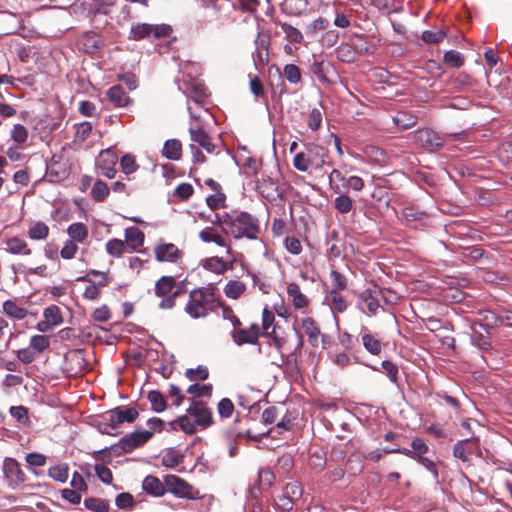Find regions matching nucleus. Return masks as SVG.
<instances>
[{"label": "nucleus", "instance_id": "obj_44", "mask_svg": "<svg viewBox=\"0 0 512 512\" xmlns=\"http://www.w3.org/2000/svg\"><path fill=\"white\" fill-rule=\"evenodd\" d=\"M28 234L33 240H44L48 237L49 228L45 223L39 221L30 227Z\"/></svg>", "mask_w": 512, "mask_h": 512}, {"label": "nucleus", "instance_id": "obj_35", "mask_svg": "<svg viewBox=\"0 0 512 512\" xmlns=\"http://www.w3.org/2000/svg\"><path fill=\"white\" fill-rule=\"evenodd\" d=\"M48 476L54 481L65 483L69 478V466L66 463L51 466L48 469Z\"/></svg>", "mask_w": 512, "mask_h": 512}, {"label": "nucleus", "instance_id": "obj_30", "mask_svg": "<svg viewBox=\"0 0 512 512\" xmlns=\"http://www.w3.org/2000/svg\"><path fill=\"white\" fill-rule=\"evenodd\" d=\"M281 495L296 504L303 495V488L297 481L290 482L285 485Z\"/></svg>", "mask_w": 512, "mask_h": 512}, {"label": "nucleus", "instance_id": "obj_14", "mask_svg": "<svg viewBox=\"0 0 512 512\" xmlns=\"http://www.w3.org/2000/svg\"><path fill=\"white\" fill-rule=\"evenodd\" d=\"M106 415L108 416V420L118 429V427L124 423H134L139 417V412L134 407L118 406L109 410Z\"/></svg>", "mask_w": 512, "mask_h": 512}, {"label": "nucleus", "instance_id": "obj_31", "mask_svg": "<svg viewBox=\"0 0 512 512\" xmlns=\"http://www.w3.org/2000/svg\"><path fill=\"white\" fill-rule=\"evenodd\" d=\"M278 25L281 27L282 31L285 34V38L294 44H301L304 41L303 34L301 31L292 26L291 24L287 22H278Z\"/></svg>", "mask_w": 512, "mask_h": 512}, {"label": "nucleus", "instance_id": "obj_56", "mask_svg": "<svg viewBox=\"0 0 512 512\" xmlns=\"http://www.w3.org/2000/svg\"><path fill=\"white\" fill-rule=\"evenodd\" d=\"M444 62L454 68H459L464 64L462 54L455 50H449L444 54Z\"/></svg>", "mask_w": 512, "mask_h": 512}, {"label": "nucleus", "instance_id": "obj_51", "mask_svg": "<svg viewBox=\"0 0 512 512\" xmlns=\"http://www.w3.org/2000/svg\"><path fill=\"white\" fill-rule=\"evenodd\" d=\"M337 58L342 62L351 63L356 59V51L348 44L340 45L336 50Z\"/></svg>", "mask_w": 512, "mask_h": 512}, {"label": "nucleus", "instance_id": "obj_52", "mask_svg": "<svg viewBox=\"0 0 512 512\" xmlns=\"http://www.w3.org/2000/svg\"><path fill=\"white\" fill-rule=\"evenodd\" d=\"M328 27L329 21L323 17H318L306 27L305 32L308 36L314 37L319 31L326 30Z\"/></svg>", "mask_w": 512, "mask_h": 512}, {"label": "nucleus", "instance_id": "obj_50", "mask_svg": "<svg viewBox=\"0 0 512 512\" xmlns=\"http://www.w3.org/2000/svg\"><path fill=\"white\" fill-rule=\"evenodd\" d=\"M44 318L49 321L53 326L60 325L63 322V318L59 307L51 305L45 308L43 312Z\"/></svg>", "mask_w": 512, "mask_h": 512}, {"label": "nucleus", "instance_id": "obj_43", "mask_svg": "<svg viewBox=\"0 0 512 512\" xmlns=\"http://www.w3.org/2000/svg\"><path fill=\"white\" fill-rule=\"evenodd\" d=\"M92 130H93V125L91 122H88V121H84V122L76 125L74 142H76V143L85 142L91 135Z\"/></svg>", "mask_w": 512, "mask_h": 512}, {"label": "nucleus", "instance_id": "obj_60", "mask_svg": "<svg viewBox=\"0 0 512 512\" xmlns=\"http://www.w3.org/2000/svg\"><path fill=\"white\" fill-rule=\"evenodd\" d=\"M285 78L293 84L301 81V71L298 66L294 64H287L283 70Z\"/></svg>", "mask_w": 512, "mask_h": 512}, {"label": "nucleus", "instance_id": "obj_64", "mask_svg": "<svg viewBox=\"0 0 512 512\" xmlns=\"http://www.w3.org/2000/svg\"><path fill=\"white\" fill-rule=\"evenodd\" d=\"M275 480V475L270 468H261L258 472V483L264 487H271Z\"/></svg>", "mask_w": 512, "mask_h": 512}, {"label": "nucleus", "instance_id": "obj_22", "mask_svg": "<svg viewBox=\"0 0 512 512\" xmlns=\"http://www.w3.org/2000/svg\"><path fill=\"white\" fill-rule=\"evenodd\" d=\"M142 488L146 493L156 497L164 495L166 491L165 482L162 483L159 478L153 475L144 478Z\"/></svg>", "mask_w": 512, "mask_h": 512}, {"label": "nucleus", "instance_id": "obj_49", "mask_svg": "<svg viewBox=\"0 0 512 512\" xmlns=\"http://www.w3.org/2000/svg\"><path fill=\"white\" fill-rule=\"evenodd\" d=\"M213 391L212 384H192L188 387L187 393L195 397H211Z\"/></svg>", "mask_w": 512, "mask_h": 512}, {"label": "nucleus", "instance_id": "obj_37", "mask_svg": "<svg viewBox=\"0 0 512 512\" xmlns=\"http://www.w3.org/2000/svg\"><path fill=\"white\" fill-rule=\"evenodd\" d=\"M149 402L151 403V409L154 412L161 413L166 410L167 402L165 400L164 395L158 390H152L148 393L147 396Z\"/></svg>", "mask_w": 512, "mask_h": 512}, {"label": "nucleus", "instance_id": "obj_42", "mask_svg": "<svg viewBox=\"0 0 512 512\" xmlns=\"http://www.w3.org/2000/svg\"><path fill=\"white\" fill-rule=\"evenodd\" d=\"M328 299L330 301L331 308L334 311H336L338 313H342V312L346 311V309L348 307L347 301L338 291H336V289H332L330 291Z\"/></svg>", "mask_w": 512, "mask_h": 512}, {"label": "nucleus", "instance_id": "obj_61", "mask_svg": "<svg viewBox=\"0 0 512 512\" xmlns=\"http://www.w3.org/2000/svg\"><path fill=\"white\" fill-rule=\"evenodd\" d=\"M125 250V243L120 239H111L106 243V251L111 256H120Z\"/></svg>", "mask_w": 512, "mask_h": 512}, {"label": "nucleus", "instance_id": "obj_29", "mask_svg": "<svg viewBox=\"0 0 512 512\" xmlns=\"http://www.w3.org/2000/svg\"><path fill=\"white\" fill-rule=\"evenodd\" d=\"M7 251L11 254L30 255L31 250L24 239L11 237L6 241Z\"/></svg>", "mask_w": 512, "mask_h": 512}, {"label": "nucleus", "instance_id": "obj_58", "mask_svg": "<svg viewBox=\"0 0 512 512\" xmlns=\"http://www.w3.org/2000/svg\"><path fill=\"white\" fill-rule=\"evenodd\" d=\"M30 346L37 351V353H41L44 350L48 349L50 346V340L48 336L45 335H34L30 340Z\"/></svg>", "mask_w": 512, "mask_h": 512}, {"label": "nucleus", "instance_id": "obj_27", "mask_svg": "<svg viewBox=\"0 0 512 512\" xmlns=\"http://www.w3.org/2000/svg\"><path fill=\"white\" fill-rule=\"evenodd\" d=\"M199 238L205 243H215L220 247H228L227 242L213 227H206L199 232Z\"/></svg>", "mask_w": 512, "mask_h": 512}, {"label": "nucleus", "instance_id": "obj_2", "mask_svg": "<svg viewBox=\"0 0 512 512\" xmlns=\"http://www.w3.org/2000/svg\"><path fill=\"white\" fill-rule=\"evenodd\" d=\"M224 222L228 228V233L235 239L256 240L260 233L258 218L245 211L231 214V217L226 218Z\"/></svg>", "mask_w": 512, "mask_h": 512}, {"label": "nucleus", "instance_id": "obj_7", "mask_svg": "<svg viewBox=\"0 0 512 512\" xmlns=\"http://www.w3.org/2000/svg\"><path fill=\"white\" fill-rule=\"evenodd\" d=\"M175 288L176 278L173 276H162L156 281L154 292L157 297L161 298L160 309H172L175 306L177 299Z\"/></svg>", "mask_w": 512, "mask_h": 512}, {"label": "nucleus", "instance_id": "obj_3", "mask_svg": "<svg viewBox=\"0 0 512 512\" xmlns=\"http://www.w3.org/2000/svg\"><path fill=\"white\" fill-rule=\"evenodd\" d=\"M216 301L217 296L215 288L209 286L194 289L189 294V301L185 307V311L195 319L205 317Z\"/></svg>", "mask_w": 512, "mask_h": 512}, {"label": "nucleus", "instance_id": "obj_36", "mask_svg": "<svg viewBox=\"0 0 512 512\" xmlns=\"http://www.w3.org/2000/svg\"><path fill=\"white\" fill-rule=\"evenodd\" d=\"M125 240L132 249L140 247L144 242V233L136 227L127 228Z\"/></svg>", "mask_w": 512, "mask_h": 512}, {"label": "nucleus", "instance_id": "obj_53", "mask_svg": "<svg viewBox=\"0 0 512 512\" xmlns=\"http://www.w3.org/2000/svg\"><path fill=\"white\" fill-rule=\"evenodd\" d=\"M275 320V316L272 311H270L267 307L263 309L262 313V334H266L268 336H272L276 334L275 328L271 332H269L270 327L273 325Z\"/></svg>", "mask_w": 512, "mask_h": 512}, {"label": "nucleus", "instance_id": "obj_16", "mask_svg": "<svg viewBox=\"0 0 512 512\" xmlns=\"http://www.w3.org/2000/svg\"><path fill=\"white\" fill-rule=\"evenodd\" d=\"M189 134L193 142L192 144H199L208 153H212L214 151L215 145L211 142L209 135L201 126L195 125L193 122H191L189 127Z\"/></svg>", "mask_w": 512, "mask_h": 512}, {"label": "nucleus", "instance_id": "obj_12", "mask_svg": "<svg viewBox=\"0 0 512 512\" xmlns=\"http://www.w3.org/2000/svg\"><path fill=\"white\" fill-rule=\"evenodd\" d=\"M233 342L242 346L244 344L257 345L259 344V337L262 335L261 327L253 323L248 328L233 329L230 333Z\"/></svg>", "mask_w": 512, "mask_h": 512}, {"label": "nucleus", "instance_id": "obj_28", "mask_svg": "<svg viewBox=\"0 0 512 512\" xmlns=\"http://www.w3.org/2000/svg\"><path fill=\"white\" fill-rule=\"evenodd\" d=\"M362 344L364 348L372 355H379L382 350V344L380 339L370 332H365L361 336Z\"/></svg>", "mask_w": 512, "mask_h": 512}, {"label": "nucleus", "instance_id": "obj_40", "mask_svg": "<svg viewBox=\"0 0 512 512\" xmlns=\"http://www.w3.org/2000/svg\"><path fill=\"white\" fill-rule=\"evenodd\" d=\"M393 120L402 129H409L416 124L417 117L409 112L400 111L393 117Z\"/></svg>", "mask_w": 512, "mask_h": 512}, {"label": "nucleus", "instance_id": "obj_34", "mask_svg": "<svg viewBox=\"0 0 512 512\" xmlns=\"http://www.w3.org/2000/svg\"><path fill=\"white\" fill-rule=\"evenodd\" d=\"M184 460V455L175 450L174 448H169L165 451L162 456V464L168 468H175Z\"/></svg>", "mask_w": 512, "mask_h": 512}, {"label": "nucleus", "instance_id": "obj_17", "mask_svg": "<svg viewBox=\"0 0 512 512\" xmlns=\"http://www.w3.org/2000/svg\"><path fill=\"white\" fill-rule=\"evenodd\" d=\"M256 189L267 200L275 199L282 194L276 181L270 177L257 180Z\"/></svg>", "mask_w": 512, "mask_h": 512}, {"label": "nucleus", "instance_id": "obj_57", "mask_svg": "<svg viewBox=\"0 0 512 512\" xmlns=\"http://www.w3.org/2000/svg\"><path fill=\"white\" fill-rule=\"evenodd\" d=\"M11 139L17 144H23L27 141L28 130L22 124H15L10 133Z\"/></svg>", "mask_w": 512, "mask_h": 512}, {"label": "nucleus", "instance_id": "obj_45", "mask_svg": "<svg viewBox=\"0 0 512 512\" xmlns=\"http://www.w3.org/2000/svg\"><path fill=\"white\" fill-rule=\"evenodd\" d=\"M334 207L339 213L347 214L353 208V201L347 194H340L334 200Z\"/></svg>", "mask_w": 512, "mask_h": 512}, {"label": "nucleus", "instance_id": "obj_63", "mask_svg": "<svg viewBox=\"0 0 512 512\" xmlns=\"http://www.w3.org/2000/svg\"><path fill=\"white\" fill-rule=\"evenodd\" d=\"M446 33L443 30L430 31L426 30L422 33V40L427 44H437L443 40Z\"/></svg>", "mask_w": 512, "mask_h": 512}, {"label": "nucleus", "instance_id": "obj_47", "mask_svg": "<svg viewBox=\"0 0 512 512\" xmlns=\"http://www.w3.org/2000/svg\"><path fill=\"white\" fill-rule=\"evenodd\" d=\"M84 505L87 509L95 512H109L108 502L100 498H86Z\"/></svg>", "mask_w": 512, "mask_h": 512}, {"label": "nucleus", "instance_id": "obj_62", "mask_svg": "<svg viewBox=\"0 0 512 512\" xmlns=\"http://www.w3.org/2000/svg\"><path fill=\"white\" fill-rule=\"evenodd\" d=\"M217 411L220 417L229 418L233 414L234 404L229 398H223L217 405Z\"/></svg>", "mask_w": 512, "mask_h": 512}, {"label": "nucleus", "instance_id": "obj_9", "mask_svg": "<svg viewBox=\"0 0 512 512\" xmlns=\"http://www.w3.org/2000/svg\"><path fill=\"white\" fill-rule=\"evenodd\" d=\"M2 471L11 489L20 488L26 481V475L18 461L12 457H6L2 464Z\"/></svg>", "mask_w": 512, "mask_h": 512}, {"label": "nucleus", "instance_id": "obj_33", "mask_svg": "<svg viewBox=\"0 0 512 512\" xmlns=\"http://www.w3.org/2000/svg\"><path fill=\"white\" fill-rule=\"evenodd\" d=\"M114 5V0H95L90 8V13L92 14L93 18L98 14L112 16Z\"/></svg>", "mask_w": 512, "mask_h": 512}, {"label": "nucleus", "instance_id": "obj_23", "mask_svg": "<svg viewBox=\"0 0 512 512\" xmlns=\"http://www.w3.org/2000/svg\"><path fill=\"white\" fill-rule=\"evenodd\" d=\"M426 218L427 214L414 206H405L401 211V219L405 221L407 225L423 224Z\"/></svg>", "mask_w": 512, "mask_h": 512}, {"label": "nucleus", "instance_id": "obj_41", "mask_svg": "<svg viewBox=\"0 0 512 512\" xmlns=\"http://www.w3.org/2000/svg\"><path fill=\"white\" fill-rule=\"evenodd\" d=\"M246 286L244 283L236 280L229 281L225 288L224 293L228 298L238 299L245 291Z\"/></svg>", "mask_w": 512, "mask_h": 512}, {"label": "nucleus", "instance_id": "obj_6", "mask_svg": "<svg viewBox=\"0 0 512 512\" xmlns=\"http://www.w3.org/2000/svg\"><path fill=\"white\" fill-rule=\"evenodd\" d=\"M152 437L153 432L149 430L134 431L120 438V440L116 444L112 445L110 449L115 456L128 454L134 449L143 446Z\"/></svg>", "mask_w": 512, "mask_h": 512}, {"label": "nucleus", "instance_id": "obj_18", "mask_svg": "<svg viewBox=\"0 0 512 512\" xmlns=\"http://www.w3.org/2000/svg\"><path fill=\"white\" fill-rule=\"evenodd\" d=\"M80 42L83 49L88 54L97 53L104 45L102 37L94 31H86L80 37Z\"/></svg>", "mask_w": 512, "mask_h": 512}, {"label": "nucleus", "instance_id": "obj_4", "mask_svg": "<svg viewBox=\"0 0 512 512\" xmlns=\"http://www.w3.org/2000/svg\"><path fill=\"white\" fill-rule=\"evenodd\" d=\"M327 156L324 147L314 143L305 145L303 151L296 153L293 159L294 167L301 172H307L310 169H320L325 164Z\"/></svg>", "mask_w": 512, "mask_h": 512}, {"label": "nucleus", "instance_id": "obj_5", "mask_svg": "<svg viewBox=\"0 0 512 512\" xmlns=\"http://www.w3.org/2000/svg\"><path fill=\"white\" fill-rule=\"evenodd\" d=\"M171 32L172 28L167 24L138 23L131 27L128 39L133 41L154 40L167 37Z\"/></svg>", "mask_w": 512, "mask_h": 512}, {"label": "nucleus", "instance_id": "obj_11", "mask_svg": "<svg viewBox=\"0 0 512 512\" xmlns=\"http://www.w3.org/2000/svg\"><path fill=\"white\" fill-rule=\"evenodd\" d=\"M166 490L177 497L195 499L198 491L182 478L176 475H167L164 478Z\"/></svg>", "mask_w": 512, "mask_h": 512}, {"label": "nucleus", "instance_id": "obj_20", "mask_svg": "<svg viewBox=\"0 0 512 512\" xmlns=\"http://www.w3.org/2000/svg\"><path fill=\"white\" fill-rule=\"evenodd\" d=\"M180 256V250L172 243H165L156 246L155 257L159 262H175Z\"/></svg>", "mask_w": 512, "mask_h": 512}, {"label": "nucleus", "instance_id": "obj_10", "mask_svg": "<svg viewBox=\"0 0 512 512\" xmlns=\"http://www.w3.org/2000/svg\"><path fill=\"white\" fill-rule=\"evenodd\" d=\"M358 298L359 306L365 305L367 314L369 316H375L381 308L380 298H384V296L381 288L376 284H373L371 287H368L359 293ZM360 309L365 312L364 308L360 307Z\"/></svg>", "mask_w": 512, "mask_h": 512}, {"label": "nucleus", "instance_id": "obj_59", "mask_svg": "<svg viewBox=\"0 0 512 512\" xmlns=\"http://www.w3.org/2000/svg\"><path fill=\"white\" fill-rule=\"evenodd\" d=\"M112 19H116L118 24H123L130 19H132V11L131 7L128 4L122 5L120 8L114 11V14L111 16Z\"/></svg>", "mask_w": 512, "mask_h": 512}, {"label": "nucleus", "instance_id": "obj_46", "mask_svg": "<svg viewBox=\"0 0 512 512\" xmlns=\"http://www.w3.org/2000/svg\"><path fill=\"white\" fill-rule=\"evenodd\" d=\"M109 188L107 184L101 180H97L91 190V196L94 200L102 202L109 195Z\"/></svg>", "mask_w": 512, "mask_h": 512}, {"label": "nucleus", "instance_id": "obj_32", "mask_svg": "<svg viewBox=\"0 0 512 512\" xmlns=\"http://www.w3.org/2000/svg\"><path fill=\"white\" fill-rule=\"evenodd\" d=\"M67 233L73 242L76 241L82 243L88 237V229L81 222H76L69 225L67 228Z\"/></svg>", "mask_w": 512, "mask_h": 512}, {"label": "nucleus", "instance_id": "obj_13", "mask_svg": "<svg viewBox=\"0 0 512 512\" xmlns=\"http://www.w3.org/2000/svg\"><path fill=\"white\" fill-rule=\"evenodd\" d=\"M415 141L429 152H436L443 148L444 139L431 129H421L415 134Z\"/></svg>", "mask_w": 512, "mask_h": 512}, {"label": "nucleus", "instance_id": "obj_55", "mask_svg": "<svg viewBox=\"0 0 512 512\" xmlns=\"http://www.w3.org/2000/svg\"><path fill=\"white\" fill-rule=\"evenodd\" d=\"M120 167L122 171L129 175L139 168V165L136 163L135 157L131 154H125L120 159Z\"/></svg>", "mask_w": 512, "mask_h": 512}, {"label": "nucleus", "instance_id": "obj_38", "mask_svg": "<svg viewBox=\"0 0 512 512\" xmlns=\"http://www.w3.org/2000/svg\"><path fill=\"white\" fill-rule=\"evenodd\" d=\"M329 68H330L329 64H325L323 61H317V60H315L310 65L311 73L321 83H329L330 82L328 79V76H327Z\"/></svg>", "mask_w": 512, "mask_h": 512}, {"label": "nucleus", "instance_id": "obj_24", "mask_svg": "<svg viewBox=\"0 0 512 512\" xmlns=\"http://www.w3.org/2000/svg\"><path fill=\"white\" fill-rule=\"evenodd\" d=\"M287 294L291 299L295 309H304L308 306L309 300L301 292L300 286L297 283H289L287 286Z\"/></svg>", "mask_w": 512, "mask_h": 512}, {"label": "nucleus", "instance_id": "obj_25", "mask_svg": "<svg viewBox=\"0 0 512 512\" xmlns=\"http://www.w3.org/2000/svg\"><path fill=\"white\" fill-rule=\"evenodd\" d=\"M302 327L308 336V340L313 347L318 346V339L321 334L320 328L316 321L311 317L302 319Z\"/></svg>", "mask_w": 512, "mask_h": 512}, {"label": "nucleus", "instance_id": "obj_54", "mask_svg": "<svg viewBox=\"0 0 512 512\" xmlns=\"http://www.w3.org/2000/svg\"><path fill=\"white\" fill-rule=\"evenodd\" d=\"M204 267L217 274L224 273L228 268L227 264L223 261V259L219 257H211L207 259Z\"/></svg>", "mask_w": 512, "mask_h": 512}, {"label": "nucleus", "instance_id": "obj_15", "mask_svg": "<svg viewBox=\"0 0 512 512\" xmlns=\"http://www.w3.org/2000/svg\"><path fill=\"white\" fill-rule=\"evenodd\" d=\"M116 162L117 156L110 149H106L100 153L96 166L101 175L112 179L117 172L115 168Z\"/></svg>", "mask_w": 512, "mask_h": 512}, {"label": "nucleus", "instance_id": "obj_48", "mask_svg": "<svg viewBox=\"0 0 512 512\" xmlns=\"http://www.w3.org/2000/svg\"><path fill=\"white\" fill-rule=\"evenodd\" d=\"M185 376L190 381H204L209 377V371L206 366L200 365L195 369H187L185 372Z\"/></svg>", "mask_w": 512, "mask_h": 512}, {"label": "nucleus", "instance_id": "obj_1", "mask_svg": "<svg viewBox=\"0 0 512 512\" xmlns=\"http://www.w3.org/2000/svg\"><path fill=\"white\" fill-rule=\"evenodd\" d=\"M190 406L186 410V414L179 416L170 422L172 430L179 428L188 435L197 432V428L204 430L214 423L213 414L207 403L202 400L189 398Z\"/></svg>", "mask_w": 512, "mask_h": 512}, {"label": "nucleus", "instance_id": "obj_21", "mask_svg": "<svg viewBox=\"0 0 512 512\" xmlns=\"http://www.w3.org/2000/svg\"><path fill=\"white\" fill-rule=\"evenodd\" d=\"M308 7V0H284L281 4V10L289 16H301L307 12Z\"/></svg>", "mask_w": 512, "mask_h": 512}, {"label": "nucleus", "instance_id": "obj_19", "mask_svg": "<svg viewBox=\"0 0 512 512\" xmlns=\"http://www.w3.org/2000/svg\"><path fill=\"white\" fill-rule=\"evenodd\" d=\"M107 98L116 107H127L133 102L121 85H114L109 88Z\"/></svg>", "mask_w": 512, "mask_h": 512}, {"label": "nucleus", "instance_id": "obj_26", "mask_svg": "<svg viewBox=\"0 0 512 512\" xmlns=\"http://www.w3.org/2000/svg\"><path fill=\"white\" fill-rule=\"evenodd\" d=\"M162 155L169 160L177 161L182 156V144L177 139L167 140L164 144Z\"/></svg>", "mask_w": 512, "mask_h": 512}, {"label": "nucleus", "instance_id": "obj_8", "mask_svg": "<svg viewBox=\"0 0 512 512\" xmlns=\"http://www.w3.org/2000/svg\"><path fill=\"white\" fill-rule=\"evenodd\" d=\"M453 456L463 463L471 465V456L482 457V449L478 438L457 441L453 446Z\"/></svg>", "mask_w": 512, "mask_h": 512}, {"label": "nucleus", "instance_id": "obj_39", "mask_svg": "<svg viewBox=\"0 0 512 512\" xmlns=\"http://www.w3.org/2000/svg\"><path fill=\"white\" fill-rule=\"evenodd\" d=\"M3 310L8 316L19 320L24 319L28 313L25 308L18 306L12 300H7L3 303Z\"/></svg>", "mask_w": 512, "mask_h": 512}]
</instances>
